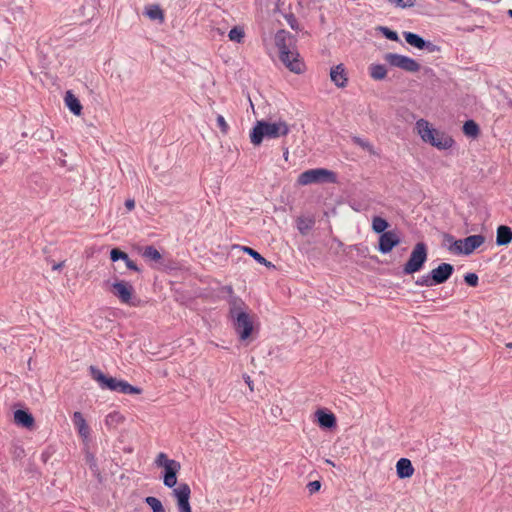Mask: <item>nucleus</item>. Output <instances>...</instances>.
<instances>
[{
	"label": "nucleus",
	"mask_w": 512,
	"mask_h": 512,
	"mask_svg": "<svg viewBox=\"0 0 512 512\" xmlns=\"http://www.w3.org/2000/svg\"><path fill=\"white\" fill-rule=\"evenodd\" d=\"M117 392L122 394H140L142 390L139 387L129 384L127 381L120 380Z\"/></svg>",
	"instance_id": "nucleus-32"
},
{
	"label": "nucleus",
	"mask_w": 512,
	"mask_h": 512,
	"mask_svg": "<svg viewBox=\"0 0 512 512\" xmlns=\"http://www.w3.org/2000/svg\"><path fill=\"white\" fill-rule=\"evenodd\" d=\"M416 128L424 142L438 149H449L454 143L450 136L431 128L429 122L424 119H420L416 122Z\"/></svg>",
	"instance_id": "nucleus-3"
},
{
	"label": "nucleus",
	"mask_w": 512,
	"mask_h": 512,
	"mask_svg": "<svg viewBox=\"0 0 512 512\" xmlns=\"http://www.w3.org/2000/svg\"><path fill=\"white\" fill-rule=\"evenodd\" d=\"M175 460L173 459H168L167 455L163 452L159 453L156 457V460H155V464L158 466V467H166L168 465H170V463H173Z\"/></svg>",
	"instance_id": "nucleus-39"
},
{
	"label": "nucleus",
	"mask_w": 512,
	"mask_h": 512,
	"mask_svg": "<svg viewBox=\"0 0 512 512\" xmlns=\"http://www.w3.org/2000/svg\"><path fill=\"white\" fill-rule=\"evenodd\" d=\"M242 250L248 254L249 256H251L255 261H257L259 264H262L266 267H273V264L266 260L260 253H258L256 250H254L253 248H250V247H247V246H244L242 248Z\"/></svg>",
	"instance_id": "nucleus-30"
},
{
	"label": "nucleus",
	"mask_w": 512,
	"mask_h": 512,
	"mask_svg": "<svg viewBox=\"0 0 512 512\" xmlns=\"http://www.w3.org/2000/svg\"><path fill=\"white\" fill-rule=\"evenodd\" d=\"M173 495L177 499L179 512H192L189 503L191 489L187 483L179 484V486L173 490Z\"/></svg>",
	"instance_id": "nucleus-10"
},
{
	"label": "nucleus",
	"mask_w": 512,
	"mask_h": 512,
	"mask_svg": "<svg viewBox=\"0 0 512 512\" xmlns=\"http://www.w3.org/2000/svg\"><path fill=\"white\" fill-rule=\"evenodd\" d=\"M216 121H217V125L220 128L221 132L223 134H227L229 126L226 123L224 117L222 115H218L217 118H216Z\"/></svg>",
	"instance_id": "nucleus-44"
},
{
	"label": "nucleus",
	"mask_w": 512,
	"mask_h": 512,
	"mask_svg": "<svg viewBox=\"0 0 512 512\" xmlns=\"http://www.w3.org/2000/svg\"><path fill=\"white\" fill-rule=\"evenodd\" d=\"M110 259L113 262L123 260V263H125L126 267L132 271L135 272H141V269L138 267V265L129 258L128 254L119 248H113L110 251Z\"/></svg>",
	"instance_id": "nucleus-17"
},
{
	"label": "nucleus",
	"mask_w": 512,
	"mask_h": 512,
	"mask_svg": "<svg viewBox=\"0 0 512 512\" xmlns=\"http://www.w3.org/2000/svg\"><path fill=\"white\" fill-rule=\"evenodd\" d=\"M335 181V173L324 168L306 170L302 172L297 179L299 185H309L312 183H334Z\"/></svg>",
	"instance_id": "nucleus-5"
},
{
	"label": "nucleus",
	"mask_w": 512,
	"mask_h": 512,
	"mask_svg": "<svg viewBox=\"0 0 512 512\" xmlns=\"http://www.w3.org/2000/svg\"><path fill=\"white\" fill-rule=\"evenodd\" d=\"M388 2L398 8H410L415 5L416 0H388Z\"/></svg>",
	"instance_id": "nucleus-40"
},
{
	"label": "nucleus",
	"mask_w": 512,
	"mask_h": 512,
	"mask_svg": "<svg viewBox=\"0 0 512 512\" xmlns=\"http://www.w3.org/2000/svg\"><path fill=\"white\" fill-rule=\"evenodd\" d=\"M145 503L149 505L153 512H165V509L161 503V501L153 496H148L145 498Z\"/></svg>",
	"instance_id": "nucleus-35"
},
{
	"label": "nucleus",
	"mask_w": 512,
	"mask_h": 512,
	"mask_svg": "<svg viewBox=\"0 0 512 512\" xmlns=\"http://www.w3.org/2000/svg\"><path fill=\"white\" fill-rule=\"evenodd\" d=\"M180 469L181 465L178 461L164 467L163 483L166 487L173 488L177 484V474Z\"/></svg>",
	"instance_id": "nucleus-15"
},
{
	"label": "nucleus",
	"mask_w": 512,
	"mask_h": 512,
	"mask_svg": "<svg viewBox=\"0 0 512 512\" xmlns=\"http://www.w3.org/2000/svg\"><path fill=\"white\" fill-rule=\"evenodd\" d=\"M285 18L287 20V23L289 24V26L293 30H298L299 29L298 21H297L296 17L293 14L286 15Z\"/></svg>",
	"instance_id": "nucleus-47"
},
{
	"label": "nucleus",
	"mask_w": 512,
	"mask_h": 512,
	"mask_svg": "<svg viewBox=\"0 0 512 512\" xmlns=\"http://www.w3.org/2000/svg\"><path fill=\"white\" fill-rule=\"evenodd\" d=\"M415 284L418 285V286H426V287L435 286L434 281L431 279V273L430 272L428 274H426V275H423V276L419 277L415 281Z\"/></svg>",
	"instance_id": "nucleus-38"
},
{
	"label": "nucleus",
	"mask_w": 512,
	"mask_h": 512,
	"mask_svg": "<svg viewBox=\"0 0 512 512\" xmlns=\"http://www.w3.org/2000/svg\"><path fill=\"white\" fill-rule=\"evenodd\" d=\"M112 293L121 303L135 306V303L132 302L134 288L130 283L124 280H116L112 283Z\"/></svg>",
	"instance_id": "nucleus-8"
},
{
	"label": "nucleus",
	"mask_w": 512,
	"mask_h": 512,
	"mask_svg": "<svg viewBox=\"0 0 512 512\" xmlns=\"http://www.w3.org/2000/svg\"><path fill=\"white\" fill-rule=\"evenodd\" d=\"M275 44L279 53L282 52V55L287 57V50L294 48L295 39L288 31L279 30L275 35Z\"/></svg>",
	"instance_id": "nucleus-14"
},
{
	"label": "nucleus",
	"mask_w": 512,
	"mask_h": 512,
	"mask_svg": "<svg viewBox=\"0 0 512 512\" xmlns=\"http://www.w3.org/2000/svg\"><path fill=\"white\" fill-rule=\"evenodd\" d=\"M370 76L375 80H382L387 75V70L382 64H373L370 66Z\"/></svg>",
	"instance_id": "nucleus-33"
},
{
	"label": "nucleus",
	"mask_w": 512,
	"mask_h": 512,
	"mask_svg": "<svg viewBox=\"0 0 512 512\" xmlns=\"http://www.w3.org/2000/svg\"><path fill=\"white\" fill-rule=\"evenodd\" d=\"M384 60L392 67H397L410 73H416L421 68L420 64L413 58L397 53H386Z\"/></svg>",
	"instance_id": "nucleus-6"
},
{
	"label": "nucleus",
	"mask_w": 512,
	"mask_h": 512,
	"mask_svg": "<svg viewBox=\"0 0 512 512\" xmlns=\"http://www.w3.org/2000/svg\"><path fill=\"white\" fill-rule=\"evenodd\" d=\"M463 133L472 138H477L480 134L479 125L474 120H467L463 124Z\"/></svg>",
	"instance_id": "nucleus-29"
},
{
	"label": "nucleus",
	"mask_w": 512,
	"mask_h": 512,
	"mask_svg": "<svg viewBox=\"0 0 512 512\" xmlns=\"http://www.w3.org/2000/svg\"><path fill=\"white\" fill-rule=\"evenodd\" d=\"M65 104L68 109L76 116L81 115L82 105L79 99L71 92L67 91L64 98Z\"/></svg>",
	"instance_id": "nucleus-23"
},
{
	"label": "nucleus",
	"mask_w": 512,
	"mask_h": 512,
	"mask_svg": "<svg viewBox=\"0 0 512 512\" xmlns=\"http://www.w3.org/2000/svg\"><path fill=\"white\" fill-rule=\"evenodd\" d=\"M296 223L300 234L307 235L308 232L314 227L315 219L313 217L301 216L297 218Z\"/></svg>",
	"instance_id": "nucleus-24"
},
{
	"label": "nucleus",
	"mask_w": 512,
	"mask_h": 512,
	"mask_svg": "<svg viewBox=\"0 0 512 512\" xmlns=\"http://www.w3.org/2000/svg\"><path fill=\"white\" fill-rule=\"evenodd\" d=\"M64 265H65V261H61L59 263L53 264L52 269L54 271H59V270H61L64 267Z\"/></svg>",
	"instance_id": "nucleus-50"
},
{
	"label": "nucleus",
	"mask_w": 512,
	"mask_h": 512,
	"mask_svg": "<svg viewBox=\"0 0 512 512\" xmlns=\"http://www.w3.org/2000/svg\"><path fill=\"white\" fill-rule=\"evenodd\" d=\"M125 418L124 416L117 411L109 413L105 418V424L109 428H117L120 424L124 422Z\"/></svg>",
	"instance_id": "nucleus-28"
},
{
	"label": "nucleus",
	"mask_w": 512,
	"mask_h": 512,
	"mask_svg": "<svg viewBox=\"0 0 512 512\" xmlns=\"http://www.w3.org/2000/svg\"><path fill=\"white\" fill-rule=\"evenodd\" d=\"M389 227V223L386 219L380 216H374L372 219V230L377 234L386 232L385 230Z\"/></svg>",
	"instance_id": "nucleus-31"
},
{
	"label": "nucleus",
	"mask_w": 512,
	"mask_h": 512,
	"mask_svg": "<svg viewBox=\"0 0 512 512\" xmlns=\"http://www.w3.org/2000/svg\"><path fill=\"white\" fill-rule=\"evenodd\" d=\"M91 377L97 381L102 389L117 391L120 380L114 377L106 376L100 369L95 366L89 368Z\"/></svg>",
	"instance_id": "nucleus-11"
},
{
	"label": "nucleus",
	"mask_w": 512,
	"mask_h": 512,
	"mask_svg": "<svg viewBox=\"0 0 512 512\" xmlns=\"http://www.w3.org/2000/svg\"><path fill=\"white\" fill-rule=\"evenodd\" d=\"M144 14L151 20L164 21V13L159 5H149L145 8Z\"/></svg>",
	"instance_id": "nucleus-26"
},
{
	"label": "nucleus",
	"mask_w": 512,
	"mask_h": 512,
	"mask_svg": "<svg viewBox=\"0 0 512 512\" xmlns=\"http://www.w3.org/2000/svg\"><path fill=\"white\" fill-rule=\"evenodd\" d=\"M508 348H512V343L507 344Z\"/></svg>",
	"instance_id": "nucleus-53"
},
{
	"label": "nucleus",
	"mask_w": 512,
	"mask_h": 512,
	"mask_svg": "<svg viewBox=\"0 0 512 512\" xmlns=\"http://www.w3.org/2000/svg\"><path fill=\"white\" fill-rule=\"evenodd\" d=\"M378 30L388 39V40H391V41H396L398 42L399 41V36L397 34L396 31L394 30H391L390 28L388 27H385V26H379L378 27Z\"/></svg>",
	"instance_id": "nucleus-37"
},
{
	"label": "nucleus",
	"mask_w": 512,
	"mask_h": 512,
	"mask_svg": "<svg viewBox=\"0 0 512 512\" xmlns=\"http://www.w3.org/2000/svg\"><path fill=\"white\" fill-rule=\"evenodd\" d=\"M512 241V229L506 225H500L497 228L496 244L498 246H506Z\"/></svg>",
	"instance_id": "nucleus-22"
},
{
	"label": "nucleus",
	"mask_w": 512,
	"mask_h": 512,
	"mask_svg": "<svg viewBox=\"0 0 512 512\" xmlns=\"http://www.w3.org/2000/svg\"><path fill=\"white\" fill-rule=\"evenodd\" d=\"M245 36L244 30L241 27L235 26L229 31L228 37L231 41L241 43Z\"/></svg>",
	"instance_id": "nucleus-36"
},
{
	"label": "nucleus",
	"mask_w": 512,
	"mask_h": 512,
	"mask_svg": "<svg viewBox=\"0 0 512 512\" xmlns=\"http://www.w3.org/2000/svg\"><path fill=\"white\" fill-rule=\"evenodd\" d=\"M315 415L317 417V422L321 428L331 429L336 427V417L332 412L327 411L325 409H318Z\"/></svg>",
	"instance_id": "nucleus-18"
},
{
	"label": "nucleus",
	"mask_w": 512,
	"mask_h": 512,
	"mask_svg": "<svg viewBox=\"0 0 512 512\" xmlns=\"http://www.w3.org/2000/svg\"><path fill=\"white\" fill-rule=\"evenodd\" d=\"M428 258V248L424 242H418L412 249L409 259L403 265V273L411 275L420 271Z\"/></svg>",
	"instance_id": "nucleus-4"
},
{
	"label": "nucleus",
	"mask_w": 512,
	"mask_h": 512,
	"mask_svg": "<svg viewBox=\"0 0 512 512\" xmlns=\"http://www.w3.org/2000/svg\"><path fill=\"white\" fill-rule=\"evenodd\" d=\"M353 142L362 147L363 149L369 151V152H373V146L366 140L360 138V137H353Z\"/></svg>",
	"instance_id": "nucleus-43"
},
{
	"label": "nucleus",
	"mask_w": 512,
	"mask_h": 512,
	"mask_svg": "<svg viewBox=\"0 0 512 512\" xmlns=\"http://www.w3.org/2000/svg\"><path fill=\"white\" fill-rule=\"evenodd\" d=\"M320 488H321V482L318 480L311 481L307 484V489L310 494H314V493L318 492L320 490Z\"/></svg>",
	"instance_id": "nucleus-45"
},
{
	"label": "nucleus",
	"mask_w": 512,
	"mask_h": 512,
	"mask_svg": "<svg viewBox=\"0 0 512 512\" xmlns=\"http://www.w3.org/2000/svg\"><path fill=\"white\" fill-rule=\"evenodd\" d=\"M86 458H87V463L89 464V467L93 471V473L97 476H100V472H99L98 465H97L94 455L87 454Z\"/></svg>",
	"instance_id": "nucleus-42"
},
{
	"label": "nucleus",
	"mask_w": 512,
	"mask_h": 512,
	"mask_svg": "<svg viewBox=\"0 0 512 512\" xmlns=\"http://www.w3.org/2000/svg\"><path fill=\"white\" fill-rule=\"evenodd\" d=\"M125 207L130 211L135 207V201L133 199H127L125 201Z\"/></svg>",
	"instance_id": "nucleus-49"
},
{
	"label": "nucleus",
	"mask_w": 512,
	"mask_h": 512,
	"mask_svg": "<svg viewBox=\"0 0 512 512\" xmlns=\"http://www.w3.org/2000/svg\"><path fill=\"white\" fill-rule=\"evenodd\" d=\"M7 157L0 154V166L6 161Z\"/></svg>",
	"instance_id": "nucleus-51"
},
{
	"label": "nucleus",
	"mask_w": 512,
	"mask_h": 512,
	"mask_svg": "<svg viewBox=\"0 0 512 512\" xmlns=\"http://www.w3.org/2000/svg\"><path fill=\"white\" fill-rule=\"evenodd\" d=\"M331 81L338 87L344 88L347 86L348 78L343 64H338L330 70Z\"/></svg>",
	"instance_id": "nucleus-16"
},
{
	"label": "nucleus",
	"mask_w": 512,
	"mask_h": 512,
	"mask_svg": "<svg viewBox=\"0 0 512 512\" xmlns=\"http://www.w3.org/2000/svg\"><path fill=\"white\" fill-rule=\"evenodd\" d=\"M424 49L427 50L430 53H434V52H439L440 51V47L439 46H437L434 43H432L430 41H427V40H425V42H424L423 50Z\"/></svg>",
	"instance_id": "nucleus-46"
},
{
	"label": "nucleus",
	"mask_w": 512,
	"mask_h": 512,
	"mask_svg": "<svg viewBox=\"0 0 512 512\" xmlns=\"http://www.w3.org/2000/svg\"><path fill=\"white\" fill-rule=\"evenodd\" d=\"M326 462H327V463H329V464H331V465H334V464L332 463V461H330V460H327Z\"/></svg>",
	"instance_id": "nucleus-54"
},
{
	"label": "nucleus",
	"mask_w": 512,
	"mask_h": 512,
	"mask_svg": "<svg viewBox=\"0 0 512 512\" xmlns=\"http://www.w3.org/2000/svg\"><path fill=\"white\" fill-rule=\"evenodd\" d=\"M14 421L17 425L25 428H30L34 424V418L32 414L22 409H18L14 412Z\"/></svg>",
	"instance_id": "nucleus-21"
},
{
	"label": "nucleus",
	"mask_w": 512,
	"mask_h": 512,
	"mask_svg": "<svg viewBox=\"0 0 512 512\" xmlns=\"http://www.w3.org/2000/svg\"><path fill=\"white\" fill-rule=\"evenodd\" d=\"M142 256L154 262H158L162 258L161 253L152 245L146 246L144 248Z\"/></svg>",
	"instance_id": "nucleus-34"
},
{
	"label": "nucleus",
	"mask_w": 512,
	"mask_h": 512,
	"mask_svg": "<svg viewBox=\"0 0 512 512\" xmlns=\"http://www.w3.org/2000/svg\"><path fill=\"white\" fill-rule=\"evenodd\" d=\"M485 242L483 235H470L464 240L454 242L455 251L459 254L470 255Z\"/></svg>",
	"instance_id": "nucleus-7"
},
{
	"label": "nucleus",
	"mask_w": 512,
	"mask_h": 512,
	"mask_svg": "<svg viewBox=\"0 0 512 512\" xmlns=\"http://www.w3.org/2000/svg\"><path fill=\"white\" fill-rule=\"evenodd\" d=\"M396 473L398 478H410L414 473V467L411 461L407 458H401L396 463Z\"/></svg>",
	"instance_id": "nucleus-19"
},
{
	"label": "nucleus",
	"mask_w": 512,
	"mask_h": 512,
	"mask_svg": "<svg viewBox=\"0 0 512 512\" xmlns=\"http://www.w3.org/2000/svg\"><path fill=\"white\" fill-rule=\"evenodd\" d=\"M228 304L229 317L240 340L248 339L253 331V321L247 312V305L240 297L234 295L230 296Z\"/></svg>",
	"instance_id": "nucleus-1"
},
{
	"label": "nucleus",
	"mask_w": 512,
	"mask_h": 512,
	"mask_svg": "<svg viewBox=\"0 0 512 512\" xmlns=\"http://www.w3.org/2000/svg\"><path fill=\"white\" fill-rule=\"evenodd\" d=\"M508 15L512 18V9L508 10Z\"/></svg>",
	"instance_id": "nucleus-52"
},
{
	"label": "nucleus",
	"mask_w": 512,
	"mask_h": 512,
	"mask_svg": "<svg viewBox=\"0 0 512 512\" xmlns=\"http://www.w3.org/2000/svg\"><path fill=\"white\" fill-rule=\"evenodd\" d=\"M454 267L450 263H441L436 268L430 271L431 279L434 281L435 285H440L445 283L453 274Z\"/></svg>",
	"instance_id": "nucleus-13"
},
{
	"label": "nucleus",
	"mask_w": 512,
	"mask_h": 512,
	"mask_svg": "<svg viewBox=\"0 0 512 512\" xmlns=\"http://www.w3.org/2000/svg\"><path fill=\"white\" fill-rule=\"evenodd\" d=\"M73 423H74V426L77 428L79 435L82 438L87 439L90 435V429H89V426L81 412H79V411L74 412Z\"/></svg>",
	"instance_id": "nucleus-20"
},
{
	"label": "nucleus",
	"mask_w": 512,
	"mask_h": 512,
	"mask_svg": "<svg viewBox=\"0 0 512 512\" xmlns=\"http://www.w3.org/2000/svg\"><path fill=\"white\" fill-rule=\"evenodd\" d=\"M400 237L394 230H389L382 233L379 237L378 251L382 254H387L392 249L400 244Z\"/></svg>",
	"instance_id": "nucleus-12"
},
{
	"label": "nucleus",
	"mask_w": 512,
	"mask_h": 512,
	"mask_svg": "<svg viewBox=\"0 0 512 512\" xmlns=\"http://www.w3.org/2000/svg\"><path fill=\"white\" fill-rule=\"evenodd\" d=\"M32 137L40 142H50L54 139V134L50 128L41 127L33 133Z\"/></svg>",
	"instance_id": "nucleus-27"
},
{
	"label": "nucleus",
	"mask_w": 512,
	"mask_h": 512,
	"mask_svg": "<svg viewBox=\"0 0 512 512\" xmlns=\"http://www.w3.org/2000/svg\"><path fill=\"white\" fill-rule=\"evenodd\" d=\"M403 36L405 38V41L420 50H423L425 39H423L420 35L413 33V32H404Z\"/></svg>",
	"instance_id": "nucleus-25"
},
{
	"label": "nucleus",
	"mask_w": 512,
	"mask_h": 512,
	"mask_svg": "<svg viewBox=\"0 0 512 512\" xmlns=\"http://www.w3.org/2000/svg\"><path fill=\"white\" fill-rule=\"evenodd\" d=\"M245 383L248 385L250 391L254 390L253 381L249 375L244 374L243 376Z\"/></svg>",
	"instance_id": "nucleus-48"
},
{
	"label": "nucleus",
	"mask_w": 512,
	"mask_h": 512,
	"mask_svg": "<svg viewBox=\"0 0 512 512\" xmlns=\"http://www.w3.org/2000/svg\"><path fill=\"white\" fill-rule=\"evenodd\" d=\"M279 59L291 72L296 74L303 72L304 63L301 61L300 55L295 48L287 50V57H284L282 52L279 53Z\"/></svg>",
	"instance_id": "nucleus-9"
},
{
	"label": "nucleus",
	"mask_w": 512,
	"mask_h": 512,
	"mask_svg": "<svg viewBox=\"0 0 512 512\" xmlns=\"http://www.w3.org/2000/svg\"><path fill=\"white\" fill-rule=\"evenodd\" d=\"M464 281L467 285L471 287H476L478 285L479 278L478 275L475 273H467L464 276Z\"/></svg>",
	"instance_id": "nucleus-41"
},
{
	"label": "nucleus",
	"mask_w": 512,
	"mask_h": 512,
	"mask_svg": "<svg viewBox=\"0 0 512 512\" xmlns=\"http://www.w3.org/2000/svg\"><path fill=\"white\" fill-rule=\"evenodd\" d=\"M289 133V127L285 121L270 123L264 120L257 121L250 132L251 143L258 146L264 138L276 139L280 136H286Z\"/></svg>",
	"instance_id": "nucleus-2"
}]
</instances>
